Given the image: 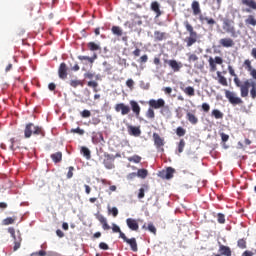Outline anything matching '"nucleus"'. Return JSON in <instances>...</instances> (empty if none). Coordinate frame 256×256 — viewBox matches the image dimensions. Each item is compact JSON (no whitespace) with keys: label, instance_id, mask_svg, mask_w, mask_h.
Returning <instances> with one entry per match:
<instances>
[{"label":"nucleus","instance_id":"64","mask_svg":"<svg viewBox=\"0 0 256 256\" xmlns=\"http://www.w3.org/2000/svg\"><path fill=\"white\" fill-rule=\"evenodd\" d=\"M249 73L252 76V79H254V81H256V69L253 68Z\"/></svg>","mask_w":256,"mask_h":256},{"label":"nucleus","instance_id":"20","mask_svg":"<svg viewBox=\"0 0 256 256\" xmlns=\"http://www.w3.org/2000/svg\"><path fill=\"white\" fill-rule=\"evenodd\" d=\"M219 43L222 47L226 48L233 47L235 45V41H233L231 38H222L220 39Z\"/></svg>","mask_w":256,"mask_h":256},{"label":"nucleus","instance_id":"58","mask_svg":"<svg viewBox=\"0 0 256 256\" xmlns=\"http://www.w3.org/2000/svg\"><path fill=\"white\" fill-rule=\"evenodd\" d=\"M135 85V82L133 81V79H128L126 81V86L129 88V89H133V86Z\"/></svg>","mask_w":256,"mask_h":256},{"label":"nucleus","instance_id":"26","mask_svg":"<svg viewBox=\"0 0 256 256\" xmlns=\"http://www.w3.org/2000/svg\"><path fill=\"white\" fill-rule=\"evenodd\" d=\"M51 159L53 161V163H61V161H63V153L61 152H56L51 154Z\"/></svg>","mask_w":256,"mask_h":256},{"label":"nucleus","instance_id":"38","mask_svg":"<svg viewBox=\"0 0 256 256\" xmlns=\"http://www.w3.org/2000/svg\"><path fill=\"white\" fill-rule=\"evenodd\" d=\"M175 173V169L172 167H168L166 169L165 179H173V174Z\"/></svg>","mask_w":256,"mask_h":256},{"label":"nucleus","instance_id":"8","mask_svg":"<svg viewBox=\"0 0 256 256\" xmlns=\"http://www.w3.org/2000/svg\"><path fill=\"white\" fill-rule=\"evenodd\" d=\"M209 67H210V72L215 73L217 71V65H223V58L220 56H216L215 58L210 57L208 59Z\"/></svg>","mask_w":256,"mask_h":256},{"label":"nucleus","instance_id":"10","mask_svg":"<svg viewBox=\"0 0 256 256\" xmlns=\"http://www.w3.org/2000/svg\"><path fill=\"white\" fill-rule=\"evenodd\" d=\"M148 105L152 109H161L165 107V100L163 98H159L158 100L150 99Z\"/></svg>","mask_w":256,"mask_h":256},{"label":"nucleus","instance_id":"44","mask_svg":"<svg viewBox=\"0 0 256 256\" xmlns=\"http://www.w3.org/2000/svg\"><path fill=\"white\" fill-rule=\"evenodd\" d=\"M128 161L132 162V163H141V156L139 155H134L132 157L128 158Z\"/></svg>","mask_w":256,"mask_h":256},{"label":"nucleus","instance_id":"25","mask_svg":"<svg viewBox=\"0 0 256 256\" xmlns=\"http://www.w3.org/2000/svg\"><path fill=\"white\" fill-rule=\"evenodd\" d=\"M245 25L247 27H256V18L253 15H248L245 19Z\"/></svg>","mask_w":256,"mask_h":256},{"label":"nucleus","instance_id":"51","mask_svg":"<svg viewBox=\"0 0 256 256\" xmlns=\"http://www.w3.org/2000/svg\"><path fill=\"white\" fill-rule=\"evenodd\" d=\"M71 133H77L78 135H85V130L81 128H73L71 129Z\"/></svg>","mask_w":256,"mask_h":256},{"label":"nucleus","instance_id":"62","mask_svg":"<svg viewBox=\"0 0 256 256\" xmlns=\"http://www.w3.org/2000/svg\"><path fill=\"white\" fill-rule=\"evenodd\" d=\"M139 61L141 63H147V61H149V56H147V54H144L143 56L140 57Z\"/></svg>","mask_w":256,"mask_h":256},{"label":"nucleus","instance_id":"13","mask_svg":"<svg viewBox=\"0 0 256 256\" xmlns=\"http://www.w3.org/2000/svg\"><path fill=\"white\" fill-rule=\"evenodd\" d=\"M126 224L131 231H139V223L137 222V220L133 218H127Z\"/></svg>","mask_w":256,"mask_h":256},{"label":"nucleus","instance_id":"41","mask_svg":"<svg viewBox=\"0 0 256 256\" xmlns=\"http://www.w3.org/2000/svg\"><path fill=\"white\" fill-rule=\"evenodd\" d=\"M185 133H187V130H185V128L179 126L177 129H176V135L178 137H185Z\"/></svg>","mask_w":256,"mask_h":256},{"label":"nucleus","instance_id":"52","mask_svg":"<svg viewBox=\"0 0 256 256\" xmlns=\"http://www.w3.org/2000/svg\"><path fill=\"white\" fill-rule=\"evenodd\" d=\"M81 117H83V119H87V118L91 117V111H89V110H83V111L81 112Z\"/></svg>","mask_w":256,"mask_h":256},{"label":"nucleus","instance_id":"59","mask_svg":"<svg viewBox=\"0 0 256 256\" xmlns=\"http://www.w3.org/2000/svg\"><path fill=\"white\" fill-rule=\"evenodd\" d=\"M99 248L102 249L103 251H107L109 249V245H107V243L105 242H101L99 244Z\"/></svg>","mask_w":256,"mask_h":256},{"label":"nucleus","instance_id":"53","mask_svg":"<svg viewBox=\"0 0 256 256\" xmlns=\"http://www.w3.org/2000/svg\"><path fill=\"white\" fill-rule=\"evenodd\" d=\"M217 221H218V223H221V224L225 223V215L222 213H218Z\"/></svg>","mask_w":256,"mask_h":256},{"label":"nucleus","instance_id":"34","mask_svg":"<svg viewBox=\"0 0 256 256\" xmlns=\"http://www.w3.org/2000/svg\"><path fill=\"white\" fill-rule=\"evenodd\" d=\"M183 91L188 97H195V88L192 86L186 87Z\"/></svg>","mask_w":256,"mask_h":256},{"label":"nucleus","instance_id":"63","mask_svg":"<svg viewBox=\"0 0 256 256\" xmlns=\"http://www.w3.org/2000/svg\"><path fill=\"white\" fill-rule=\"evenodd\" d=\"M135 177H137V173H135V172H132L127 175L128 181H133V179H135Z\"/></svg>","mask_w":256,"mask_h":256},{"label":"nucleus","instance_id":"3","mask_svg":"<svg viewBox=\"0 0 256 256\" xmlns=\"http://www.w3.org/2000/svg\"><path fill=\"white\" fill-rule=\"evenodd\" d=\"M32 135H34V137H45V130H43V127L30 122L25 126L24 137L25 139H30Z\"/></svg>","mask_w":256,"mask_h":256},{"label":"nucleus","instance_id":"55","mask_svg":"<svg viewBox=\"0 0 256 256\" xmlns=\"http://www.w3.org/2000/svg\"><path fill=\"white\" fill-rule=\"evenodd\" d=\"M73 171H75V167L70 166L68 168L67 179H71L73 177Z\"/></svg>","mask_w":256,"mask_h":256},{"label":"nucleus","instance_id":"56","mask_svg":"<svg viewBox=\"0 0 256 256\" xmlns=\"http://www.w3.org/2000/svg\"><path fill=\"white\" fill-rule=\"evenodd\" d=\"M202 110L204 111V113H209V111L211 110V106L207 103H203Z\"/></svg>","mask_w":256,"mask_h":256},{"label":"nucleus","instance_id":"60","mask_svg":"<svg viewBox=\"0 0 256 256\" xmlns=\"http://www.w3.org/2000/svg\"><path fill=\"white\" fill-rule=\"evenodd\" d=\"M109 211H111L113 217H117L119 215V210L117 207H113L112 209H109Z\"/></svg>","mask_w":256,"mask_h":256},{"label":"nucleus","instance_id":"54","mask_svg":"<svg viewBox=\"0 0 256 256\" xmlns=\"http://www.w3.org/2000/svg\"><path fill=\"white\" fill-rule=\"evenodd\" d=\"M31 256H47V252L45 250H40L38 252H34Z\"/></svg>","mask_w":256,"mask_h":256},{"label":"nucleus","instance_id":"5","mask_svg":"<svg viewBox=\"0 0 256 256\" xmlns=\"http://www.w3.org/2000/svg\"><path fill=\"white\" fill-rule=\"evenodd\" d=\"M8 233H10L12 239H14L13 251H18L21 248V241H23L21 234L18 232V235H16L15 228L13 227L8 228Z\"/></svg>","mask_w":256,"mask_h":256},{"label":"nucleus","instance_id":"31","mask_svg":"<svg viewBox=\"0 0 256 256\" xmlns=\"http://www.w3.org/2000/svg\"><path fill=\"white\" fill-rule=\"evenodd\" d=\"M87 47L89 51H101V46L95 42H89Z\"/></svg>","mask_w":256,"mask_h":256},{"label":"nucleus","instance_id":"29","mask_svg":"<svg viewBox=\"0 0 256 256\" xmlns=\"http://www.w3.org/2000/svg\"><path fill=\"white\" fill-rule=\"evenodd\" d=\"M242 5H246V7H249L250 9H253V11H256L255 0H242Z\"/></svg>","mask_w":256,"mask_h":256},{"label":"nucleus","instance_id":"43","mask_svg":"<svg viewBox=\"0 0 256 256\" xmlns=\"http://www.w3.org/2000/svg\"><path fill=\"white\" fill-rule=\"evenodd\" d=\"M237 246L240 248V249H247V241L245 239H239L238 242H237Z\"/></svg>","mask_w":256,"mask_h":256},{"label":"nucleus","instance_id":"30","mask_svg":"<svg viewBox=\"0 0 256 256\" xmlns=\"http://www.w3.org/2000/svg\"><path fill=\"white\" fill-rule=\"evenodd\" d=\"M217 77H218V83H220V85H223V87H227L229 85L227 83V78H225V76L221 75L220 71L217 72Z\"/></svg>","mask_w":256,"mask_h":256},{"label":"nucleus","instance_id":"57","mask_svg":"<svg viewBox=\"0 0 256 256\" xmlns=\"http://www.w3.org/2000/svg\"><path fill=\"white\" fill-rule=\"evenodd\" d=\"M96 219H98L99 220V222L101 223V225H103L104 223H106V221H107V218H105V216H103V215H97L96 216Z\"/></svg>","mask_w":256,"mask_h":256},{"label":"nucleus","instance_id":"50","mask_svg":"<svg viewBox=\"0 0 256 256\" xmlns=\"http://www.w3.org/2000/svg\"><path fill=\"white\" fill-rule=\"evenodd\" d=\"M148 231H150V233H153V235H157V228L155 227V225H153V223L148 224Z\"/></svg>","mask_w":256,"mask_h":256},{"label":"nucleus","instance_id":"21","mask_svg":"<svg viewBox=\"0 0 256 256\" xmlns=\"http://www.w3.org/2000/svg\"><path fill=\"white\" fill-rule=\"evenodd\" d=\"M199 21L202 23H207V25H209L210 27H213V25H215L217 22L215 21V19L210 18V17H205L203 16V14H200L199 16Z\"/></svg>","mask_w":256,"mask_h":256},{"label":"nucleus","instance_id":"27","mask_svg":"<svg viewBox=\"0 0 256 256\" xmlns=\"http://www.w3.org/2000/svg\"><path fill=\"white\" fill-rule=\"evenodd\" d=\"M79 61H87L88 63H90V65H93V63H95V59H97V54H94L93 57H89V56H78Z\"/></svg>","mask_w":256,"mask_h":256},{"label":"nucleus","instance_id":"48","mask_svg":"<svg viewBox=\"0 0 256 256\" xmlns=\"http://www.w3.org/2000/svg\"><path fill=\"white\" fill-rule=\"evenodd\" d=\"M188 61L189 63H195V61H199V57L197 56V54H190L188 56Z\"/></svg>","mask_w":256,"mask_h":256},{"label":"nucleus","instance_id":"23","mask_svg":"<svg viewBox=\"0 0 256 256\" xmlns=\"http://www.w3.org/2000/svg\"><path fill=\"white\" fill-rule=\"evenodd\" d=\"M128 133H129V135H132L133 137H139L141 135V129L136 126H129Z\"/></svg>","mask_w":256,"mask_h":256},{"label":"nucleus","instance_id":"16","mask_svg":"<svg viewBox=\"0 0 256 256\" xmlns=\"http://www.w3.org/2000/svg\"><path fill=\"white\" fill-rule=\"evenodd\" d=\"M150 9L156 13V17H161V15H163V12H161V5L157 1L151 3Z\"/></svg>","mask_w":256,"mask_h":256},{"label":"nucleus","instance_id":"33","mask_svg":"<svg viewBox=\"0 0 256 256\" xmlns=\"http://www.w3.org/2000/svg\"><path fill=\"white\" fill-rule=\"evenodd\" d=\"M136 175L140 179H146L147 175H149V171L147 169H139Z\"/></svg>","mask_w":256,"mask_h":256},{"label":"nucleus","instance_id":"9","mask_svg":"<svg viewBox=\"0 0 256 256\" xmlns=\"http://www.w3.org/2000/svg\"><path fill=\"white\" fill-rule=\"evenodd\" d=\"M103 165L107 169H115V156L113 154H104V160H103Z\"/></svg>","mask_w":256,"mask_h":256},{"label":"nucleus","instance_id":"6","mask_svg":"<svg viewBox=\"0 0 256 256\" xmlns=\"http://www.w3.org/2000/svg\"><path fill=\"white\" fill-rule=\"evenodd\" d=\"M225 97L226 99H228L231 105H243V100L240 97H237V94H235V92L225 90Z\"/></svg>","mask_w":256,"mask_h":256},{"label":"nucleus","instance_id":"46","mask_svg":"<svg viewBox=\"0 0 256 256\" xmlns=\"http://www.w3.org/2000/svg\"><path fill=\"white\" fill-rule=\"evenodd\" d=\"M112 231L113 233H119L121 239V233H123V231H121V228L117 224H112Z\"/></svg>","mask_w":256,"mask_h":256},{"label":"nucleus","instance_id":"45","mask_svg":"<svg viewBox=\"0 0 256 256\" xmlns=\"http://www.w3.org/2000/svg\"><path fill=\"white\" fill-rule=\"evenodd\" d=\"M87 85L88 87H92L94 93H97V87H99V83H97L96 81H89Z\"/></svg>","mask_w":256,"mask_h":256},{"label":"nucleus","instance_id":"42","mask_svg":"<svg viewBox=\"0 0 256 256\" xmlns=\"http://www.w3.org/2000/svg\"><path fill=\"white\" fill-rule=\"evenodd\" d=\"M144 188H140L138 192V199H143L145 197V189H149V186L143 185Z\"/></svg>","mask_w":256,"mask_h":256},{"label":"nucleus","instance_id":"40","mask_svg":"<svg viewBox=\"0 0 256 256\" xmlns=\"http://www.w3.org/2000/svg\"><path fill=\"white\" fill-rule=\"evenodd\" d=\"M146 117H147V119H155V110H153V108H151V106L148 108V110L146 112Z\"/></svg>","mask_w":256,"mask_h":256},{"label":"nucleus","instance_id":"19","mask_svg":"<svg viewBox=\"0 0 256 256\" xmlns=\"http://www.w3.org/2000/svg\"><path fill=\"white\" fill-rule=\"evenodd\" d=\"M186 119L191 125H197L199 123V118H197L193 112L188 111L186 113Z\"/></svg>","mask_w":256,"mask_h":256},{"label":"nucleus","instance_id":"14","mask_svg":"<svg viewBox=\"0 0 256 256\" xmlns=\"http://www.w3.org/2000/svg\"><path fill=\"white\" fill-rule=\"evenodd\" d=\"M191 9H192V13L195 17H197V15L199 17H201V4H199V1L194 0L191 4Z\"/></svg>","mask_w":256,"mask_h":256},{"label":"nucleus","instance_id":"32","mask_svg":"<svg viewBox=\"0 0 256 256\" xmlns=\"http://www.w3.org/2000/svg\"><path fill=\"white\" fill-rule=\"evenodd\" d=\"M80 153L85 157L86 159H91V150L89 148L83 146L80 150Z\"/></svg>","mask_w":256,"mask_h":256},{"label":"nucleus","instance_id":"49","mask_svg":"<svg viewBox=\"0 0 256 256\" xmlns=\"http://www.w3.org/2000/svg\"><path fill=\"white\" fill-rule=\"evenodd\" d=\"M15 223V218L8 217L3 220V225H13Z\"/></svg>","mask_w":256,"mask_h":256},{"label":"nucleus","instance_id":"24","mask_svg":"<svg viewBox=\"0 0 256 256\" xmlns=\"http://www.w3.org/2000/svg\"><path fill=\"white\" fill-rule=\"evenodd\" d=\"M103 141H105V139L103 138V133L101 132L93 133V136H92L93 143L97 145L98 143H103Z\"/></svg>","mask_w":256,"mask_h":256},{"label":"nucleus","instance_id":"1","mask_svg":"<svg viewBox=\"0 0 256 256\" xmlns=\"http://www.w3.org/2000/svg\"><path fill=\"white\" fill-rule=\"evenodd\" d=\"M234 83L236 87L240 89L241 97H249V89H250V97L251 99H256V81L253 79H246L243 83L239 77L234 78Z\"/></svg>","mask_w":256,"mask_h":256},{"label":"nucleus","instance_id":"28","mask_svg":"<svg viewBox=\"0 0 256 256\" xmlns=\"http://www.w3.org/2000/svg\"><path fill=\"white\" fill-rule=\"evenodd\" d=\"M219 253L222 256H231V248H229L228 246H225V245H220Z\"/></svg>","mask_w":256,"mask_h":256},{"label":"nucleus","instance_id":"4","mask_svg":"<svg viewBox=\"0 0 256 256\" xmlns=\"http://www.w3.org/2000/svg\"><path fill=\"white\" fill-rule=\"evenodd\" d=\"M222 29L224 33H228L231 37H237V29L235 28V21L229 18L222 19Z\"/></svg>","mask_w":256,"mask_h":256},{"label":"nucleus","instance_id":"35","mask_svg":"<svg viewBox=\"0 0 256 256\" xmlns=\"http://www.w3.org/2000/svg\"><path fill=\"white\" fill-rule=\"evenodd\" d=\"M70 85L74 88L77 89V87H83L84 83L82 82V80H70Z\"/></svg>","mask_w":256,"mask_h":256},{"label":"nucleus","instance_id":"61","mask_svg":"<svg viewBox=\"0 0 256 256\" xmlns=\"http://www.w3.org/2000/svg\"><path fill=\"white\" fill-rule=\"evenodd\" d=\"M221 140L223 141V143H227V141H229V135L225 134V133H221Z\"/></svg>","mask_w":256,"mask_h":256},{"label":"nucleus","instance_id":"15","mask_svg":"<svg viewBox=\"0 0 256 256\" xmlns=\"http://www.w3.org/2000/svg\"><path fill=\"white\" fill-rule=\"evenodd\" d=\"M168 63H169V67H171L174 73H179V71H181V68L183 67V63L177 62V60H169Z\"/></svg>","mask_w":256,"mask_h":256},{"label":"nucleus","instance_id":"17","mask_svg":"<svg viewBox=\"0 0 256 256\" xmlns=\"http://www.w3.org/2000/svg\"><path fill=\"white\" fill-rule=\"evenodd\" d=\"M130 106L135 116L139 117V115H141V106H139V103H137L135 100H131Z\"/></svg>","mask_w":256,"mask_h":256},{"label":"nucleus","instance_id":"18","mask_svg":"<svg viewBox=\"0 0 256 256\" xmlns=\"http://www.w3.org/2000/svg\"><path fill=\"white\" fill-rule=\"evenodd\" d=\"M165 39H167L166 32H161L159 30L154 31V41L160 42V41H165Z\"/></svg>","mask_w":256,"mask_h":256},{"label":"nucleus","instance_id":"11","mask_svg":"<svg viewBox=\"0 0 256 256\" xmlns=\"http://www.w3.org/2000/svg\"><path fill=\"white\" fill-rule=\"evenodd\" d=\"M114 109L116 113H120L121 111V115H129L131 113V108L125 105V103L116 104Z\"/></svg>","mask_w":256,"mask_h":256},{"label":"nucleus","instance_id":"39","mask_svg":"<svg viewBox=\"0 0 256 256\" xmlns=\"http://www.w3.org/2000/svg\"><path fill=\"white\" fill-rule=\"evenodd\" d=\"M243 67L246 69V71H248V73H250L251 71H253V66L251 65V60L246 59L243 63Z\"/></svg>","mask_w":256,"mask_h":256},{"label":"nucleus","instance_id":"37","mask_svg":"<svg viewBox=\"0 0 256 256\" xmlns=\"http://www.w3.org/2000/svg\"><path fill=\"white\" fill-rule=\"evenodd\" d=\"M211 115L215 119H223V112H221L219 109L212 110Z\"/></svg>","mask_w":256,"mask_h":256},{"label":"nucleus","instance_id":"12","mask_svg":"<svg viewBox=\"0 0 256 256\" xmlns=\"http://www.w3.org/2000/svg\"><path fill=\"white\" fill-rule=\"evenodd\" d=\"M67 64H65V62H62L58 68V76L60 77V79L65 80L67 78Z\"/></svg>","mask_w":256,"mask_h":256},{"label":"nucleus","instance_id":"7","mask_svg":"<svg viewBox=\"0 0 256 256\" xmlns=\"http://www.w3.org/2000/svg\"><path fill=\"white\" fill-rule=\"evenodd\" d=\"M121 239H123L124 243L130 246L131 251L137 253L139 251V247L137 246V239L135 238H127L125 233H121Z\"/></svg>","mask_w":256,"mask_h":256},{"label":"nucleus","instance_id":"2","mask_svg":"<svg viewBox=\"0 0 256 256\" xmlns=\"http://www.w3.org/2000/svg\"><path fill=\"white\" fill-rule=\"evenodd\" d=\"M183 25L189 33V36L184 39V43H186V47H193V45L199 41V34L195 31V28H193V25H191L188 20L184 21Z\"/></svg>","mask_w":256,"mask_h":256},{"label":"nucleus","instance_id":"36","mask_svg":"<svg viewBox=\"0 0 256 256\" xmlns=\"http://www.w3.org/2000/svg\"><path fill=\"white\" fill-rule=\"evenodd\" d=\"M111 31L113 35H117V37H121L123 35V30L119 26H113Z\"/></svg>","mask_w":256,"mask_h":256},{"label":"nucleus","instance_id":"47","mask_svg":"<svg viewBox=\"0 0 256 256\" xmlns=\"http://www.w3.org/2000/svg\"><path fill=\"white\" fill-rule=\"evenodd\" d=\"M184 149H185V140L181 139L178 144V153H183Z\"/></svg>","mask_w":256,"mask_h":256},{"label":"nucleus","instance_id":"22","mask_svg":"<svg viewBox=\"0 0 256 256\" xmlns=\"http://www.w3.org/2000/svg\"><path fill=\"white\" fill-rule=\"evenodd\" d=\"M153 139H154V144L157 147H163V145H165V140H163V138H161V136L158 133H153Z\"/></svg>","mask_w":256,"mask_h":256}]
</instances>
